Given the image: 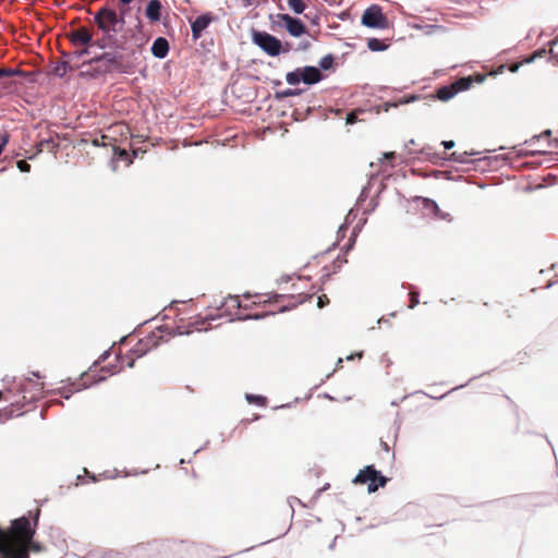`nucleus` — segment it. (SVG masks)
Segmentation results:
<instances>
[{
  "mask_svg": "<svg viewBox=\"0 0 558 558\" xmlns=\"http://www.w3.org/2000/svg\"><path fill=\"white\" fill-rule=\"evenodd\" d=\"M138 150H133L132 155L129 154V151L125 148H120L117 146H113V155L118 159L125 160L126 166H130L133 163L134 158L137 157Z\"/></svg>",
  "mask_w": 558,
  "mask_h": 558,
  "instance_id": "f3484780",
  "label": "nucleus"
},
{
  "mask_svg": "<svg viewBox=\"0 0 558 558\" xmlns=\"http://www.w3.org/2000/svg\"><path fill=\"white\" fill-rule=\"evenodd\" d=\"M366 195H367V187H364V189L362 190V192H361V195H360V197H359L357 202L363 201V199L366 197Z\"/></svg>",
  "mask_w": 558,
  "mask_h": 558,
  "instance_id": "4d7b16f0",
  "label": "nucleus"
},
{
  "mask_svg": "<svg viewBox=\"0 0 558 558\" xmlns=\"http://www.w3.org/2000/svg\"><path fill=\"white\" fill-rule=\"evenodd\" d=\"M388 45H386L381 39L372 37L367 39V48L373 52H381L388 49Z\"/></svg>",
  "mask_w": 558,
  "mask_h": 558,
  "instance_id": "aec40b11",
  "label": "nucleus"
},
{
  "mask_svg": "<svg viewBox=\"0 0 558 558\" xmlns=\"http://www.w3.org/2000/svg\"><path fill=\"white\" fill-rule=\"evenodd\" d=\"M352 236H355V232L352 233ZM354 244V238H351L350 242L345 245L347 251L351 250Z\"/></svg>",
  "mask_w": 558,
  "mask_h": 558,
  "instance_id": "5fc2aeb1",
  "label": "nucleus"
},
{
  "mask_svg": "<svg viewBox=\"0 0 558 558\" xmlns=\"http://www.w3.org/2000/svg\"><path fill=\"white\" fill-rule=\"evenodd\" d=\"M8 142H9V135L8 134H3L2 137H1V142H0V155L2 154L3 148L5 147Z\"/></svg>",
  "mask_w": 558,
  "mask_h": 558,
  "instance_id": "79ce46f5",
  "label": "nucleus"
},
{
  "mask_svg": "<svg viewBox=\"0 0 558 558\" xmlns=\"http://www.w3.org/2000/svg\"><path fill=\"white\" fill-rule=\"evenodd\" d=\"M328 303H329V300H328V298H327L325 294H324V295L318 296V300H317V306H318L319 308L325 307Z\"/></svg>",
  "mask_w": 558,
  "mask_h": 558,
  "instance_id": "4c0bfd02",
  "label": "nucleus"
},
{
  "mask_svg": "<svg viewBox=\"0 0 558 558\" xmlns=\"http://www.w3.org/2000/svg\"><path fill=\"white\" fill-rule=\"evenodd\" d=\"M229 300L233 301L235 303V306L236 307H240V300H239V296L236 295H229L228 298Z\"/></svg>",
  "mask_w": 558,
  "mask_h": 558,
  "instance_id": "09e8293b",
  "label": "nucleus"
},
{
  "mask_svg": "<svg viewBox=\"0 0 558 558\" xmlns=\"http://www.w3.org/2000/svg\"><path fill=\"white\" fill-rule=\"evenodd\" d=\"M145 16L153 23L159 22L162 16V4L160 0H149L145 8Z\"/></svg>",
  "mask_w": 558,
  "mask_h": 558,
  "instance_id": "4468645a",
  "label": "nucleus"
},
{
  "mask_svg": "<svg viewBox=\"0 0 558 558\" xmlns=\"http://www.w3.org/2000/svg\"><path fill=\"white\" fill-rule=\"evenodd\" d=\"M245 400L248 403H253V404H256V405H259V407H264L267 403V398L265 396H262V395L246 393L245 395Z\"/></svg>",
  "mask_w": 558,
  "mask_h": 558,
  "instance_id": "bb28decb",
  "label": "nucleus"
},
{
  "mask_svg": "<svg viewBox=\"0 0 558 558\" xmlns=\"http://www.w3.org/2000/svg\"><path fill=\"white\" fill-rule=\"evenodd\" d=\"M383 158L388 161L392 162L396 159V153L395 151H387L383 154Z\"/></svg>",
  "mask_w": 558,
  "mask_h": 558,
  "instance_id": "ea45409f",
  "label": "nucleus"
},
{
  "mask_svg": "<svg viewBox=\"0 0 558 558\" xmlns=\"http://www.w3.org/2000/svg\"><path fill=\"white\" fill-rule=\"evenodd\" d=\"M478 153L477 151H463V153H458V151H453L452 154L449 155L448 159L450 161H454V162H458V163H470L471 161L469 160V157L470 156H475L477 155Z\"/></svg>",
  "mask_w": 558,
  "mask_h": 558,
  "instance_id": "a211bd4d",
  "label": "nucleus"
},
{
  "mask_svg": "<svg viewBox=\"0 0 558 558\" xmlns=\"http://www.w3.org/2000/svg\"><path fill=\"white\" fill-rule=\"evenodd\" d=\"M85 472H86L87 476H88L93 482H96V481H97V477H96V475H95L94 473H89V472H88V471H86V470H85Z\"/></svg>",
  "mask_w": 558,
  "mask_h": 558,
  "instance_id": "680f3d73",
  "label": "nucleus"
},
{
  "mask_svg": "<svg viewBox=\"0 0 558 558\" xmlns=\"http://www.w3.org/2000/svg\"><path fill=\"white\" fill-rule=\"evenodd\" d=\"M335 56L332 53H328L324 56L318 62V69L323 73V71H329L333 68Z\"/></svg>",
  "mask_w": 558,
  "mask_h": 558,
  "instance_id": "4be33fe9",
  "label": "nucleus"
},
{
  "mask_svg": "<svg viewBox=\"0 0 558 558\" xmlns=\"http://www.w3.org/2000/svg\"><path fill=\"white\" fill-rule=\"evenodd\" d=\"M337 538H338V536H336V537L332 539V542L329 544L328 548H329L330 550H332V549L335 548V546H336V542H337Z\"/></svg>",
  "mask_w": 558,
  "mask_h": 558,
  "instance_id": "e2e57ef3",
  "label": "nucleus"
},
{
  "mask_svg": "<svg viewBox=\"0 0 558 558\" xmlns=\"http://www.w3.org/2000/svg\"><path fill=\"white\" fill-rule=\"evenodd\" d=\"M420 99V96L418 95H415V94H410V95H405V96H402L400 97L399 99H397L396 101L393 102H389L387 104V106H390V107H399V106H403V105H408V104H412L416 100Z\"/></svg>",
  "mask_w": 558,
  "mask_h": 558,
  "instance_id": "b1692460",
  "label": "nucleus"
},
{
  "mask_svg": "<svg viewBox=\"0 0 558 558\" xmlns=\"http://www.w3.org/2000/svg\"><path fill=\"white\" fill-rule=\"evenodd\" d=\"M215 318L213 316H206L205 318H203L201 322L196 320L195 322V325H199V324H204L205 322H208V320H214Z\"/></svg>",
  "mask_w": 558,
  "mask_h": 558,
  "instance_id": "864d4df0",
  "label": "nucleus"
},
{
  "mask_svg": "<svg viewBox=\"0 0 558 558\" xmlns=\"http://www.w3.org/2000/svg\"><path fill=\"white\" fill-rule=\"evenodd\" d=\"M347 230V226L345 225H341L338 229V235L340 236H344V232Z\"/></svg>",
  "mask_w": 558,
  "mask_h": 558,
  "instance_id": "3c124183",
  "label": "nucleus"
},
{
  "mask_svg": "<svg viewBox=\"0 0 558 558\" xmlns=\"http://www.w3.org/2000/svg\"><path fill=\"white\" fill-rule=\"evenodd\" d=\"M119 1L122 3V5H129L134 0H119Z\"/></svg>",
  "mask_w": 558,
  "mask_h": 558,
  "instance_id": "0e129e2a",
  "label": "nucleus"
},
{
  "mask_svg": "<svg viewBox=\"0 0 558 558\" xmlns=\"http://www.w3.org/2000/svg\"><path fill=\"white\" fill-rule=\"evenodd\" d=\"M252 43L269 57H279L281 40L265 31L252 29Z\"/></svg>",
  "mask_w": 558,
  "mask_h": 558,
  "instance_id": "423d86ee",
  "label": "nucleus"
},
{
  "mask_svg": "<svg viewBox=\"0 0 558 558\" xmlns=\"http://www.w3.org/2000/svg\"><path fill=\"white\" fill-rule=\"evenodd\" d=\"M46 146H51L52 148L57 147L52 138H45L39 142L38 150L41 151Z\"/></svg>",
  "mask_w": 558,
  "mask_h": 558,
  "instance_id": "2f4dec72",
  "label": "nucleus"
},
{
  "mask_svg": "<svg viewBox=\"0 0 558 558\" xmlns=\"http://www.w3.org/2000/svg\"><path fill=\"white\" fill-rule=\"evenodd\" d=\"M551 135V131L550 130H546L542 133V136H550Z\"/></svg>",
  "mask_w": 558,
  "mask_h": 558,
  "instance_id": "338daca9",
  "label": "nucleus"
},
{
  "mask_svg": "<svg viewBox=\"0 0 558 558\" xmlns=\"http://www.w3.org/2000/svg\"><path fill=\"white\" fill-rule=\"evenodd\" d=\"M283 28L289 33L292 37H301L302 35L307 33V27L305 23L295 16H290L286 24H282Z\"/></svg>",
  "mask_w": 558,
  "mask_h": 558,
  "instance_id": "9b49d317",
  "label": "nucleus"
},
{
  "mask_svg": "<svg viewBox=\"0 0 558 558\" xmlns=\"http://www.w3.org/2000/svg\"><path fill=\"white\" fill-rule=\"evenodd\" d=\"M45 549L44 545H41L40 543L38 542H34V538L32 539V542L28 543L27 545V550L28 553L29 551H33V553H41L43 550Z\"/></svg>",
  "mask_w": 558,
  "mask_h": 558,
  "instance_id": "c756f323",
  "label": "nucleus"
},
{
  "mask_svg": "<svg viewBox=\"0 0 558 558\" xmlns=\"http://www.w3.org/2000/svg\"><path fill=\"white\" fill-rule=\"evenodd\" d=\"M89 47H97L100 50H105L106 48H118V38L113 35V37L107 38L106 35L100 39H97L96 41L92 40V44H89Z\"/></svg>",
  "mask_w": 558,
  "mask_h": 558,
  "instance_id": "dca6fc26",
  "label": "nucleus"
},
{
  "mask_svg": "<svg viewBox=\"0 0 558 558\" xmlns=\"http://www.w3.org/2000/svg\"><path fill=\"white\" fill-rule=\"evenodd\" d=\"M82 68H85L84 70H82L80 72V75L83 78H86V80H97L99 77L105 76L102 74V72L99 70L97 63H87V61H84L82 63Z\"/></svg>",
  "mask_w": 558,
  "mask_h": 558,
  "instance_id": "2eb2a0df",
  "label": "nucleus"
},
{
  "mask_svg": "<svg viewBox=\"0 0 558 558\" xmlns=\"http://www.w3.org/2000/svg\"><path fill=\"white\" fill-rule=\"evenodd\" d=\"M352 482L354 484L367 483V492L372 494L378 490L380 487H385L388 482V477L383 475L380 471L376 470L373 464H369L360 470Z\"/></svg>",
  "mask_w": 558,
  "mask_h": 558,
  "instance_id": "39448f33",
  "label": "nucleus"
},
{
  "mask_svg": "<svg viewBox=\"0 0 558 558\" xmlns=\"http://www.w3.org/2000/svg\"><path fill=\"white\" fill-rule=\"evenodd\" d=\"M352 236H355V232L352 233ZM354 244V238H351L350 242L345 245L347 251L351 250Z\"/></svg>",
  "mask_w": 558,
  "mask_h": 558,
  "instance_id": "6e6d98bb",
  "label": "nucleus"
},
{
  "mask_svg": "<svg viewBox=\"0 0 558 558\" xmlns=\"http://www.w3.org/2000/svg\"><path fill=\"white\" fill-rule=\"evenodd\" d=\"M31 374H32L34 377H36V378H41V375H40V373H39V372H35V371H34V372H32Z\"/></svg>",
  "mask_w": 558,
  "mask_h": 558,
  "instance_id": "774afa93",
  "label": "nucleus"
},
{
  "mask_svg": "<svg viewBox=\"0 0 558 558\" xmlns=\"http://www.w3.org/2000/svg\"><path fill=\"white\" fill-rule=\"evenodd\" d=\"M324 78L325 75L314 65L295 68L286 74V82L291 86L299 85L300 83L312 86L318 84Z\"/></svg>",
  "mask_w": 558,
  "mask_h": 558,
  "instance_id": "20e7f679",
  "label": "nucleus"
},
{
  "mask_svg": "<svg viewBox=\"0 0 558 558\" xmlns=\"http://www.w3.org/2000/svg\"><path fill=\"white\" fill-rule=\"evenodd\" d=\"M219 17L213 12H205L198 15L194 21H190L193 40H197L203 36L204 31Z\"/></svg>",
  "mask_w": 558,
  "mask_h": 558,
  "instance_id": "1a4fd4ad",
  "label": "nucleus"
},
{
  "mask_svg": "<svg viewBox=\"0 0 558 558\" xmlns=\"http://www.w3.org/2000/svg\"><path fill=\"white\" fill-rule=\"evenodd\" d=\"M436 218L440 219V220H446V221H451L452 218H451V215L449 213H445L442 210L439 209V213H435L434 214Z\"/></svg>",
  "mask_w": 558,
  "mask_h": 558,
  "instance_id": "e433bc0d",
  "label": "nucleus"
},
{
  "mask_svg": "<svg viewBox=\"0 0 558 558\" xmlns=\"http://www.w3.org/2000/svg\"><path fill=\"white\" fill-rule=\"evenodd\" d=\"M191 333V330L187 329L186 331H181L179 328L175 332H173V335H190Z\"/></svg>",
  "mask_w": 558,
  "mask_h": 558,
  "instance_id": "052dcab7",
  "label": "nucleus"
},
{
  "mask_svg": "<svg viewBox=\"0 0 558 558\" xmlns=\"http://www.w3.org/2000/svg\"><path fill=\"white\" fill-rule=\"evenodd\" d=\"M280 54L289 53L293 49V45L290 41H281Z\"/></svg>",
  "mask_w": 558,
  "mask_h": 558,
  "instance_id": "f704fd0d",
  "label": "nucleus"
},
{
  "mask_svg": "<svg viewBox=\"0 0 558 558\" xmlns=\"http://www.w3.org/2000/svg\"><path fill=\"white\" fill-rule=\"evenodd\" d=\"M287 3L294 14H302L306 9V4L303 0H287Z\"/></svg>",
  "mask_w": 558,
  "mask_h": 558,
  "instance_id": "a878e982",
  "label": "nucleus"
},
{
  "mask_svg": "<svg viewBox=\"0 0 558 558\" xmlns=\"http://www.w3.org/2000/svg\"><path fill=\"white\" fill-rule=\"evenodd\" d=\"M290 278H291L290 276H283L280 279V282H288L290 280Z\"/></svg>",
  "mask_w": 558,
  "mask_h": 558,
  "instance_id": "69168bd1",
  "label": "nucleus"
},
{
  "mask_svg": "<svg viewBox=\"0 0 558 558\" xmlns=\"http://www.w3.org/2000/svg\"><path fill=\"white\" fill-rule=\"evenodd\" d=\"M464 386H465V385H460V386H458V387H454V388H452L450 391H448L447 393H445V395L440 396L438 399H442V398H445L448 393H450L451 391H454V390H457V389L463 388Z\"/></svg>",
  "mask_w": 558,
  "mask_h": 558,
  "instance_id": "bf43d9fd",
  "label": "nucleus"
},
{
  "mask_svg": "<svg viewBox=\"0 0 558 558\" xmlns=\"http://www.w3.org/2000/svg\"><path fill=\"white\" fill-rule=\"evenodd\" d=\"M73 68L69 64V61H59L54 64L52 73L58 77H63L68 71H72Z\"/></svg>",
  "mask_w": 558,
  "mask_h": 558,
  "instance_id": "5701e85b",
  "label": "nucleus"
},
{
  "mask_svg": "<svg viewBox=\"0 0 558 558\" xmlns=\"http://www.w3.org/2000/svg\"><path fill=\"white\" fill-rule=\"evenodd\" d=\"M40 509H36L31 520L26 515L13 519L10 524L14 541L20 543L19 548H27V545L34 538L39 523Z\"/></svg>",
  "mask_w": 558,
  "mask_h": 558,
  "instance_id": "f03ea898",
  "label": "nucleus"
},
{
  "mask_svg": "<svg viewBox=\"0 0 558 558\" xmlns=\"http://www.w3.org/2000/svg\"><path fill=\"white\" fill-rule=\"evenodd\" d=\"M420 199L422 201V205H423L424 209H426L433 214L439 213V206L436 203V201L428 198V197H420Z\"/></svg>",
  "mask_w": 558,
  "mask_h": 558,
  "instance_id": "cd10ccee",
  "label": "nucleus"
},
{
  "mask_svg": "<svg viewBox=\"0 0 558 558\" xmlns=\"http://www.w3.org/2000/svg\"><path fill=\"white\" fill-rule=\"evenodd\" d=\"M16 166L21 172L27 173L31 171V165L26 160H19Z\"/></svg>",
  "mask_w": 558,
  "mask_h": 558,
  "instance_id": "473e14b6",
  "label": "nucleus"
},
{
  "mask_svg": "<svg viewBox=\"0 0 558 558\" xmlns=\"http://www.w3.org/2000/svg\"><path fill=\"white\" fill-rule=\"evenodd\" d=\"M69 39L74 46H77V45L89 46V44H92V40H93V35L87 27L82 26L75 31H72L69 34Z\"/></svg>",
  "mask_w": 558,
  "mask_h": 558,
  "instance_id": "f8f14e48",
  "label": "nucleus"
},
{
  "mask_svg": "<svg viewBox=\"0 0 558 558\" xmlns=\"http://www.w3.org/2000/svg\"><path fill=\"white\" fill-rule=\"evenodd\" d=\"M90 53V47H86L82 50H75L73 52H69L68 57L70 60L81 59L82 57Z\"/></svg>",
  "mask_w": 558,
  "mask_h": 558,
  "instance_id": "c85d7f7f",
  "label": "nucleus"
},
{
  "mask_svg": "<svg viewBox=\"0 0 558 558\" xmlns=\"http://www.w3.org/2000/svg\"><path fill=\"white\" fill-rule=\"evenodd\" d=\"M93 20L98 29L101 31L107 38L113 37V35L117 36L125 24L123 17H118L117 11L108 5H102L94 14Z\"/></svg>",
  "mask_w": 558,
  "mask_h": 558,
  "instance_id": "7ed1b4c3",
  "label": "nucleus"
},
{
  "mask_svg": "<svg viewBox=\"0 0 558 558\" xmlns=\"http://www.w3.org/2000/svg\"><path fill=\"white\" fill-rule=\"evenodd\" d=\"M546 53V49H539L534 54L536 58H541Z\"/></svg>",
  "mask_w": 558,
  "mask_h": 558,
  "instance_id": "13d9d810",
  "label": "nucleus"
},
{
  "mask_svg": "<svg viewBox=\"0 0 558 558\" xmlns=\"http://www.w3.org/2000/svg\"><path fill=\"white\" fill-rule=\"evenodd\" d=\"M303 92H304V89H302V88H287L283 90L276 92L274 94V98L278 101H281L282 99H284L287 97L300 96Z\"/></svg>",
  "mask_w": 558,
  "mask_h": 558,
  "instance_id": "6ab92c4d",
  "label": "nucleus"
},
{
  "mask_svg": "<svg viewBox=\"0 0 558 558\" xmlns=\"http://www.w3.org/2000/svg\"><path fill=\"white\" fill-rule=\"evenodd\" d=\"M357 121V114L354 111H350L347 113L345 123L349 125H353Z\"/></svg>",
  "mask_w": 558,
  "mask_h": 558,
  "instance_id": "72a5a7b5",
  "label": "nucleus"
},
{
  "mask_svg": "<svg viewBox=\"0 0 558 558\" xmlns=\"http://www.w3.org/2000/svg\"><path fill=\"white\" fill-rule=\"evenodd\" d=\"M245 8L252 7L256 3V0H242Z\"/></svg>",
  "mask_w": 558,
  "mask_h": 558,
  "instance_id": "603ef678",
  "label": "nucleus"
},
{
  "mask_svg": "<svg viewBox=\"0 0 558 558\" xmlns=\"http://www.w3.org/2000/svg\"><path fill=\"white\" fill-rule=\"evenodd\" d=\"M92 144H93V146H95V147H100V146H104V145H105V144L99 140V138H94V140L92 141Z\"/></svg>",
  "mask_w": 558,
  "mask_h": 558,
  "instance_id": "8fccbe9b",
  "label": "nucleus"
},
{
  "mask_svg": "<svg viewBox=\"0 0 558 558\" xmlns=\"http://www.w3.org/2000/svg\"><path fill=\"white\" fill-rule=\"evenodd\" d=\"M290 16L291 15L288 13L270 14L269 20L271 22V28L283 27L282 24H286Z\"/></svg>",
  "mask_w": 558,
  "mask_h": 558,
  "instance_id": "412c9836",
  "label": "nucleus"
},
{
  "mask_svg": "<svg viewBox=\"0 0 558 558\" xmlns=\"http://www.w3.org/2000/svg\"><path fill=\"white\" fill-rule=\"evenodd\" d=\"M259 315H244L242 317H238L239 320H247V319H259Z\"/></svg>",
  "mask_w": 558,
  "mask_h": 558,
  "instance_id": "a18cd8bd",
  "label": "nucleus"
},
{
  "mask_svg": "<svg viewBox=\"0 0 558 558\" xmlns=\"http://www.w3.org/2000/svg\"><path fill=\"white\" fill-rule=\"evenodd\" d=\"M129 12L128 5H123V8L120 9V14H118V17H123V21H125V15Z\"/></svg>",
  "mask_w": 558,
  "mask_h": 558,
  "instance_id": "c03bdc74",
  "label": "nucleus"
},
{
  "mask_svg": "<svg viewBox=\"0 0 558 558\" xmlns=\"http://www.w3.org/2000/svg\"><path fill=\"white\" fill-rule=\"evenodd\" d=\"M361 24L372 29H386L388 28L389 22L380 5L372 4L364 10Z\"/></svg>",
  "mask_w": 558,
  "mask_h": 558,
  "instance_id": "0eeeda50",
  "label": "nucleus"
},
{
  "mask_svg": "<svg viewBox=\"0 0 558 558\" xmlns=\"http://www.w3.org/2000/svg\"><path fill=\"white\" fill-rule=\"evenodd\" d=\"M311 47V41L308 40H301L299 44H298V47L295 48V51H306L308 50Z\"/></svg>",
  "mask_w": 558,
  "mask_h": 558,
  "instance_id": "c9c22d12",
  "label": "nucleus"
},
{
  "mask_svg": "<svg viewBox=\"0 0 558 558\" xmlns=\"http://www.w3.org/2000/svg\"><path fill=\"white\" fill-rule=\"evenodd\" d=\"M441 145L444 146L445 149L449 150L456 146V143L452 140H448V141H442Z\"/></svg>",
  "mask_w": 558,
  "mask_h": 558,
  "instance_id": "a19ab883",
  "label": "nucleus"
},
{
  "mask_svg": "<svg viewBox=\"0 0 558 558\" xmlns=\"http://www.w3.org/2000/svg\"><path fill=\"white\" fill-rule=\"evenodd\" d=\"M409 296H410L409 308H414L420 303V299H418L420 294L417 291H410Z\"/></svg>",
  "mask_w": 558,
  "mask_h": 558,
  "instance_id": "7c9ffc66",
  "label": "nucleus"
},
{
  "mask_svg": "<svg viewBox=\"0 0 558 558\" xmlns=\"http://www.w3.org/2000/svg\"><path fill=\"white\" fill-rule=\"evenodd\" d=\"M90 375L88 373H83L82 374V377L80 379V383H72V387L73 389H66V388H62L60 390V395L61 397H63L64 399H69L71 397V393L73 391H80L81 389H85V388H88L93 385H96V384H99L101 381H105L107 379L106 376H97L93 379V381H86L85 378H88Z\"/></svg>",
  "mask_w": 558,
  "mask_h": 558,
  "instance_id": "9d476101",
  "label": "nucleus"
},
{
  "mask_svg": "<svg viewBox=\"0 0 558 558\" xmlns=\"http://www.w3.org/2000/svg\"><path fill=\"white\" fill-rule=\"evenodd\" d=\"M362 356H363V351H360V352L352 353V354L348 355V356H347V360H348V361H352V360H354L355 357L361 359Z\"/></svg>",
  "mask_w": 558,
  "mask_h": 558,
  "instance_id": "37998d69",
  "label": "nucleus"
},
{
  "mask_svg": "<svg viewBox=\"0 0 558 558\" xmlns=\"http://www.w3.org/2000/svg\"><path fill=\"white\" fill-rule=\"evenodd\" d=\"M111 352L110 350H106L101 353V355L98 357V360L95 362V365H98L102 362H105L109 356H110Z\"/></svg>",
  "mask_w": 558,
  "mask_h": 558,
  "instance_id": "58836bf2",
  "label": "nucleus"
},
{
  "mask_svg": "<svg viewBox=\"0 0 558 558\" xmlns=\"http://www.w3.org/2000/svg\"><path fill=\"white\" fill-rule=\"evenodd\" d=\"M379 445H380V448H381L385 452H387V453H388V452L390 451V448H389V446H388V444H387L386 441L380 440V444H379Z\"/></svg>",
  "mask_w": 558,
  "mask_h": 558,
  "instance_id": "de8ad7c7",
  "label": "nucleus"
},
{
  "mask_svg": "<svg viewBox=\"0 0 558 558\" xmlns=\"http://www.w3.org/2000/svg\"><path fill=\"white\" fill-rule=\"evenodd\" d=\"M141 49L133 48L130 52L104 51L87 60V63H97L99 70L106 76L113 72L132 74L140 64Z\"/></svg>",
  "mask_w": 558,
  "mask_h": 558,
  "instance_id": "f257e3e1",
  "label": "nucleus"
},
{
  "mask_svg": "<svg viewBox=\"0 0 558 558\" xmlns=\"http://www.w3.org/2000/svg\"><path fill=\"white\" fill-rule=\"evenodd\" d=\"M169 41L166 37H157L150 47L151 54L157 59H165L169 53Z\"/></svg>",
  "mask_w": 558,
  "mask_h": 558,
  "instance_id": "ddd939ff",
  "label": "nucleus"
},
{
  "mask_svg": "<svg viewBox=\"0 0 558 558\" xmlns=\"http://www.w3.org/2000/svg\"><path fill=\"white\" fill-rule=\"evenodd\" d=\"M471 86V82L469 77H461L450 85H444L436 90L435 96H432L434 99H439L441 101H449L452 99L459 92H463L469 89Z\"/></svg>",
  "mask_w": 558,
  "mask_h": 558,
  "instance_id": "6e6552de",
  "label": "nucleus"
},
{
  "mask_svg": "<svg viewBox=\"0 0 558 558\" xmlns=\"http://www.w3.org/2000/svg\"><path fill=\"white\" fill-rule=\"evenodd\" d=\"M102 372H109L110 375L117 373L114 365H108L101 368Z\"/></svg>",
  "mask_w": 558,
  "mask_h": 558,
  "instance_id": "49530a36",
  "label": "nucleus"
},
{
  "mask_svg": "<svg viewBox=\"0 0 558 558\" xmlns=\"http://www.w3.org/2000/svg\"><path fill=\"white\" fill-rule=\"evenodd\" d=\"M26 76L27 73L17 69V68H1L0 69V78L2 77H12V76Z\"/></svg>",
  "mask_w": 558,
  "mask_h": 558,
  "instance_id": "393cba45",
  "label": "nucleus"
}]
</instances>
